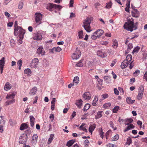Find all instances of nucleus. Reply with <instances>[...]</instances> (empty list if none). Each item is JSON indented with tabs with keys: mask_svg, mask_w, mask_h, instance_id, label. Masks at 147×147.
<instances>
[{
	"mask_svg": "<svg viewBox=\"0 0 147 147\" xmlns=\"http://www.w3.org/2000/svg\"><path fill=\"white\" fill-rule=\"evenodd\" d=\"M132 142V140L131 139L130 137H128L127 140V142L126 143V144H127L129 146L130 144Z\"/></svg>",
	"mask_w": 147,
	"mask_h": 147,
	"instance_id": "obj_35",
	"label": "nucleus"
},
{
	"mask_svg": "<svg viewBox=\"0 0 147 147\" xmlns=\"http://www.w3.org/2000/svg\"><path fill=\"white\" fill-rule=\"evenodd\" d=\"M38 138V136L36 134H34L32 137V140H33L37 141Z\"/></svg>",
	"mask_w": 147,
	"mask_h": 147,
	"instance_id": "obj_47",
	"label": "nucleus"
},
{
	"mask_svg": "<svg viewBox=\"0 0 147 147\" xmlns=\"http://www.w3.org/2000/svg\"><path fill=\"white\" fill-rule=\"evenodd\" d=\"M3 125L2 124L0 126V132L2 133L3 131Z\"/></svg>",
	"mask_w": 147,
	"mask_h": 147,
	"instance_id": "obj_63",
	"label": "nucleus"
},
{
	"mask_svg": "<svg viewBox=\"0 0 147 147\" xmlns=\"http://www.w3.org/2000/svg\"><path fill=\"white\" fill-rule=\"evenodd\" d=\"M111 105V104L110 103H106L103 106V107L104 108H107L109 107Z\"/></svg>",
	"mask_w": 147,
	"mask_h": 147,
	"instance_id": "obj_48",
	"label": "nucleus"
},
{
	"mask_svg": "<svg viewBox=\"0 0 147 147\" xmlns=\"http://www.w3.org/2000/svg\"><path fill=\"white\" fill-rule=\"evenodd\" d=\"M133 47L132 44L131 43H129L128 44L127 49L125 51V53H129L130 50Z\"/></svg>",
	"mask_w": 147,
	"mask_h": 147,
	"instance_id": "obj_21",
	"label": "nucleus"
},
{
	"mask_svg": "<svg viewBox=\"0 0 147 147\" xmlns=\"http://www.w3.org/2000/svg\"><path fill=\"white\" fill-rule=\"evenodd\" d=\"M97 55L102 57H104L107 56V54L105 53L102 50H99L97 52Z\"/></svg>",
	"mask_w": 147,
	"mask_h": 147,
	"instance_id": "obj_13",
	"label": "nucleus"
},
{
	"mask_svg": "<svg viewBox=\"0 0 147 147\" xmlns=\"http://www.w3.org/2000/svg\"><path fill=\"white\" fill-rule=\"evenodd\" d=\"M144 88L143 86H140L139 88L138 93H143Z\"/></svg>",
	"mask_w": 147,
	"mask_h": 147,
	"instance_id": "obj_33",
	"label": "nucleus"
},
{
	"mask_svg": "<svg viewBox=\"0 0 147 147\" xmlns=\"http://www.w3.org/2000/svg\"><path fill=\"white\" fill-rule=\"evenodd\" d=\"M83 65V64L81 61L79 62L76 64V66L78 67H81Z\"/></svg>",
	"mask_w": 147,
	"mask_h": 147,
	"instance_id": "obj_52",
	"label": "nucleus"
},
{
	"mask_svg": "<svg viewBox=\"0 0 147 147\" xmlns=\"http://www.w3.org/2000/svg\"><path fill=\"white\" fill-rule=\"evenodd\" d=\"M6 98L9 100L13 99L14 98L13 97V96H12L9 94H7L6 97Z\"/></svg>",
	"mask_w": 147,
	"mask_h": 147,
	"instance_id": "obj_50",
	"label": "nucleus"
},
{
	"mask_svg": "<svg viewBox=\"0 0 147 147\" xmlns=\"http://www.w3.org/2000/svg\"><path fill=\"white\" fill-rule=\"evenodd\" d=\"M109 124H110L111 127L112 128H113V129L114 128V124L112 121H111L109 122Z\"/></svg>",
	"mask_w": 147,
	"mask_h": 147,
	"instance_id": "obj_61",
	"label": "nucleus"
},
{
	"mask_svg": "<svg viewBox=\"0 0 147 147\" xmlns=\"http://www.w3.org/2000/svg\"><path fill=\"white\" fill-rule=\"evenodd\" d=\"M132 57L131 55L129 54L127 55L126 60H127L129 62H130L132 60Z\"/></svg>",
	"mask_w": 147,
	"mask_h": 147,
	"instance_id": "obj_38",
	"label": "nucleus"
},
{
	"mask_svg": "<svg viewBox=\"0 0 147 147\" xmlns=\"http://www.w3.org/2000/svg\"><path fill=\"white\" fill-rule=\"evenodd\" d=\"M79 82V77L78 76L75 77L73 81V83L75 85H77Z\"/></svg>",
	"mask_w": 147,
	"mask_h": 147,
	"instance_id": "obj_23",
	"label": "nucleus"
},
{
	"mask_svg": "<svg viewBox=\"0 0 147 147\" xmlns=\"http://www.w3.org/2000/svg\"><path fill=\"white\" fill-rule=\"evenodd\" d=\"M78 36L80 38H83V32L82 30L78 32Z\"/></svg>",
	"mask_w": 147,
	"mask_h": 147,
	"instance_id": "obj_40",
	"label": "nucleus"
},
{
	"mask_svg": "<svg viewBox=\"0 0 147 147\" xmlns=\"http://www.w3.org/2000/svg\"><path fill=\"white\" fill-rule=\"evenodd\" d=\"M35 16L36 22L39 24H40L42 18V15L40 13H36Z\"/></svg>",
	"mask_w": 147,
	"mask_h": 147,
	"instance_id": "obj_6",
	"label": "nucleus"
},
{
	"mask_svg": "<svg viewBox=\"0 0 147 147\" xmlns=\"http://www.w3.org/2000/svg\"><path fill=\"white\" fill-rule=\"evenodd\" d=\"M82 100L81 99H80L76 101V104L79 108H80L81 106H82Z\"/></svg>",
	"mask_w": 147,
	"mask_h": 147,
	"instance_id": "obj_19",
	"label": "nucleus"
},
{
	"mask_svg": "<svg viewBox=\"0 0 147 147\" xmlns=\"http://www.w3.org/2000/svg\"><path fill=\"white\" fill-rule=\"evenodd\" d=\"M61 6H60V5H56L53 3H49L47 7V8L50 11H52L55 8H61Z\"/></svg>",
	"mask_w": 147,
	"mask_h": 147,
	"instance_id": "obj_5",
	"label": "nucleus"
},
{
	"mask_svg": "<svg viewBox=\"0 0 147 147\" xmlns=\"http://www.w3.org/2000/svg\"><path fill=\"white\" fill-rule=\"evenodd\" d=\"M27 134H23L19 138V143L20 144H25L27 140Z\"/></svg>",
	"mask_w": 147,
	"mask_h": 147,
	"instance_id": "obj_4",
	"label": "nucleus"
},
{
	"mask_svg": "<svg viewBox=\"0 0 147 147\" xmlns=\"http://www.w3.org/2000/svg\"><path fill=\"white\" fill-rule=\"evenodd\" d=\"M143 93H138V94L137 96V98L138 100H141L143 96Z\"/></svg>",
	"mask_w": 147,
	"mask_h": 147,
	"instance_id": "obj_34",
	"label": "nucleus"
},
{
	"mask_svg": "<svg viewBox=\"0 0 147 147\" xmlns=\"http://www.w3.org/2000/svg\"><path fill=\"white\" fill-rule=\"evenodd\" d=\"M96 127V125L94 124L93 125H90L89 128V131L90 132L92 133L93 131L94 130Z\"/></svg>",
	"mask_w": 147,
	"mask_h": 147,
	"instance_id": "obj_25",
	"label": "nucleus"
},
{
	"mask_svg": "<svg viewBox=\"0 0 147 147\" xmlns=\"http://www.w3.org/2000/svg\"><path fill=\"white\" fill-rule=\"evenodd\" d=\"M75 140H72L68 141L67 144L66 146L69 147L71 146L75 142Z\"/></svg>",
	"mask_w": 147,
	"mask_h": 147,
	"instance_id": "obj_26",
	"label": "nucleus"
},
{
	"mask_svg": "<svg viewBox=\"0 0 147 147\" xmlns=\"http://www.w3.org/2000/svg\"><path fill=\"white\" fill-rule=\"evenodd\" d=\"M140 73V71L138 69H136L135 71L133 73L134 74H137L136 75V76H137L138 75H139Z\"/></svg>",
	"mask_w": 147,
	"mask_h": 147,
	"instance_id": "obj_53",
	"label": "nucleus"
},
{
	"mask_svg": "<svg viewBox=\"0 0 147 147\" xmlns=\"http://www.w3.org/2000/svg\"><path fill=\"white\" fill-rule=\"evenodd\" d=\"M9 122L10 125L12 126L14 125L16 123L15 121L14 120H12L11 119L9 120Z\"/></svg>",
	"mask_w": 147,
	"mask_h": 147,
	"instance_id": "obj_37",
	"label": "nucleus"
},
{
	"mask_svg": "<svg viewBox=\"0 0 147 147\" xmlns=\"http://www.w3.org/2000/svg\"><path fill=\"white\" fill-rule=\"evenodd\" d=\"M61 48L59 47H54L52 49V52L53 53H54L53 51H55V52H59L61 51Z\"/></svg>",
	"mask_w": 147,
	"mask_h": 147,
	"instance_id": "obj_27",
	"label": "nucleus"
},
{
	"mask_svg": "<svg viewBox=\"0 0 147 147\" xmlns=\"http://www.w3.org/2000/svg\"><path fill=\"white\" fill-rule=\"evenodd\" d=\"M11 88V86L10 84L7 82L5 85L4 89L6 91L10 90Z\"/></svg>",
	"mask_w": 147,
	"mask_h": 147,
	"instance_id": "obj_20",
	"label": "nucleus"
},
{
	"mask_svg": "<svg viewBox=\"0 0 147 147\" xmlns=\"http://www.w3.org/2000/svg\"><path fill=\"white\" fill-rule=\"evenodd\" d=\"M130 62L127 61V60H124L121 63V66L122 69H124L126 67Z\"/></svg>",
	"mask_w": 147,
	"mask_h": 147,
	"instance_id": "obj_14",
	"label": "nucleus"
},
{
	"mask_svg": "<svg viewBox=\"0 0 147 147\" xmlns=\"http://www.w3.org/2000/svg\"><path fill=\"white\" fill-rule=\"evenodd\" d=\"M14 35L16 36L19 35L20 39H23L24 34L25 33V30L20 26L14 28Z\"/></svg>",
	"mask_w": 147,
	"mask_h": 147,
	"instance_id": "obj_2",
	"label": "nucleus"
},
{
	"mask_svg": "<svg viewBox=\"0 0 147 147\" xmlns=\"http://www.w3.org/2000/svg\"><path fill=\"white\" fill-rule=\"evenodd\" d=\"M30 118L31 126V127H33L34 126V122L35 121V119L32 115L30 116Z\"/></svg>",
	"mask_w": 147,
	"mask_h": 147,
	"instance_id": "obj_18",
	"label": "nucleus"
},
{
	"mask_svg": "<svg viewBox=\"0 0 147 147\" xmlns=\"http://www.w3.org/2000/svg\"><path fill=\"white\" fill-rule=\"evenodd\" d=\"M112 4V3L111 2L107 3L106 7L107 8H110Z\"/></svg>",
	"mask_w": 147,
	"mask_h": 147,
	"instance_id": "obj_45",
	"label": "nucleus"
},
{
	"mask_svg": "<svg viewBox=\"0 0 147 147\" xmlns=\"http://www.w3.org/2000/svg\"><path fill=\"white\" fill-rule=\"evenodd\" d=\"M119 138V135L118 134L116 135L112 138V140L113 141H116Z\"/></svg>",
	"mask_w": 147,
	"mask_h": 147,
	"instance_id": "obj_43",
	"label": "nucleus"
},
{
	"mask_svg": "<svg viewBox=\"0 0 147 147\" xmlns=\"http://www.w3.org/2000/svg\"><path fill=\"white\" fill-rule=\"evenodd\" d=\"M131 19L132 20H131L130 19H128V22H125L123 26L124 29L130 32H132L133 31V28H134V30H136L138 28V23L136 22L134 24L132 18Z\"/></svg>",
	"mask_w": 147,
	"mask_h": 147,
	"instance_id": "obj_1",
	"label": "nucleus"
},
{
	"mask_svg": "<svg viewBox=\"0 0 147 147\" xmlns=\"http://www.w3.org/2000/svg\"><path fill=\"white\" fill-rule=\"evenodd\" d=\"M119 108V107L118 106L115 107L114 109H113V112L114 113H116L118 111Z\"/></svg>",
	"mask_w": 147,
	"mask_h": 147,
	"instance_id": "obj_42",
	"label": "nucleus"
},
{
	"mask_svg": "<svg viewBox=\"0 0 147 147\" xmlns=\"http://www.w3.org/2000/svg\"><path fill=\"white\" fill-rule=\"evenodd\" d=\"M14 102L15 100L14 99L9 100L6 102L5 103L6 104L5 106H7V105H9L10 104L14 103Z\"/></svg>",
	"mask_w": 147,
	"mask_h": 147,
	"instance_id": "obj_28",
	"label": "nucleus"
},
{
	"mask_svg": "<svg viewBox=\"0 0 147 147\" xmlns=\"http://www.w3.org/2000/svg\"><path fill=\"white\" fill-rule=\"evenodd\" d=\"M112 74L113 75V78L115 80L117 78V75L113 71L112 72Z\"/></svg>",
	"mask_w": 147,
	"mask_h": 147,
	"instance_id": "obj_59",
	"label": "nucleus"
},
{
	"mask_svg": "<svg viewBox=\"0 0 147 147\" xmlns=\"http://www.w3.org/2000/svg\"><path fill=\"white\" fill-rule=\"evenodd\" d=\"M38 59L37 58H35L32 60L30 64L31 67L32 68H35L38 64Z\"/></svg>",
	"mask_w": 147,
	"mask_h": 147,
	"instance_id": "obj_7",
	"label": "nucleus"
},
{
	"mask_svg": "<svg viewBox=\"0 0 147 147\" xmlns=\"http://www.w3.org/2000/svg\"><path fill=\"white\" fill-rule=\"evenodd\" d=\"M116 62H117V61L116 59H114V60H113L112 61V63L111 64V67L115 65V64Z\"/></svg>",
	"mask_w": 147,
	"mask_h": 147,
	"instance_id": "obj_56",
	"label": "nucleus"
},
{
	"mask_svg": "<svg viewBox=\"0 0 147 147\" xmlns=\"http://www.w3.org/2000/svg\"><path fill=\"white\" fill-rule=\"evenodd\" d=\"M80 50L78 51V53L75 52L72 55V58L73 59H77L80 56Z\"/></svg>",
	"mask_w": 147,
	"mask_h": 147,
	"instance_id": "obj_10",
	"label": "nucleus"
},
{
	"mask_svg": "<svg viewBox=\"0 0 147 147\" xmlns=\"http://www.w3.org/2000/svg\"><path fill=\"white\" fill-rule=\"evenodd\" d=\"M22 62L21 60L20 59L17 62V64L19 66V69H20L22 64Z\"/></svg>",
	"mask_w": 147,
	"mask_h": 147,
	"instance_id": "obj_41",
	"label": "nucleus"
},
{
	"mask_svg": "<svg viewBox=\"0 0 147 147\" xmlns=\"http://www.w3.org/2000/svg\"><path fill=\"white\" fill-rule=\"evenodd\" d=\"M130 129H134L135 127L132 124H130L129 126H128Z\"/></svg>",
	"mask_w": 147,
	"mask_h": 147,
	"instance_id": "obj_62",
	"label": "nucleus"
},
{
	"mask_svg": "<svg viewBox=\"0 0 147 147\" xmlns=\"http://www.w3.org/2000/svg\"><path fill=\"white\" fill-rule=\"evenodd\" d=\"M125 120L126 122H128L129 123H132L133 121V119L131 118L126 119Z\"/></svg>",
	"mask_w": 147,
	"mask_h": 147,
	"instance_id": "obj_46",
	"label": "nucleus"
},
{
	"mask_svg": "<svg viewBox=\"0 0 147 147\" xmlns=\"http://www.w3.org/2000/svg\"><path fill=\"white\" fill-rule=\"evenodd\" d=\"M126 100L127 102L129 104H131L134 103L135 101L134 100H132L130 97L127 98Z\"/></svg>",
	"mask_w": 147,
	"mask_h": 147,
	"instance_id": "obj_22",
	"label": "nucleus"
},
{
	"mask_svg": "<svg viewBox=\"0 0 147 147\" xmlns=\"http://www.w3.org/2000/svg\"><path fill=\"white\" fill-rule=\"evenodd\" d=\"M24 72L25 74L29 75L31 73V70L29 68L25 69L24 71Z\"/></svg>",
	"mask_w": 147,
	"mask_h": 147,
	"instance_id": "obj_39",
	"label": "nucleus"
},
{
	"mask_svg": "<svg viewBox=\"0 0 147 147\" xmlns=\"http://www.w3.org/2000/svg\"><path fill=\"white\" fill-rule=\"evenodd\" d=\"M140 49V47L138 46H137L135 48L133 51L132 52V54H134L135 53H137L138 51Z\"/></svg>",
	"mask_w": 147,
	"mask_h": 147,
	"instance_id": "obj_32",
	"label": "nucleus"
},
{
	"mask_svg": "<svg viewBox=\"0 0 147 147\" xmlns=\"http://www.w3.org/2000/svg\"><path fill=\"white\" fill-rule=\"evenodd\" d=\"M131 14L132 16L134 17L138 18L139 16V12L136 9H134L131 11Z\"/></svg>",
	"mask_w": 147,
	"mask_h": 147,
	"instance_id": "obj_12",
	"label": "nucleus"
},
{
	"mask_svg": "<svg viewBox=\"0 0 147 147\" xmlns=\"http://www.w3.org/2000/svg\"><path fill=\"white\" fill-rule=\"evenodd\" d=\"M102 97L104 99H105L108 97V95L107 94H105L102 95Z\"/></svg>",
	"mask_w": 147,
	"mask_h": 147,
	"instance_id": "obj_57",
	"label": "nucleus"
},
{
	"mask_svg": "<svg viewBox=\"0 0 147 147\" xmlns=\"http://www.w3.org/2000/svg\"><path fill=\"white\" fill-rule=\"evenodd\" d=\"M91 38L93 40H95L97 38H98L96 34H94V32L93 33V34L91 36Z\"/></svg>",
	"mask_w": 147,
	"mask_h": 147,
	"instance_id": "obj_44",
	"label": "nucleus"
},
{
	"mask_svg": "<svg viewBox=\"0 0 147 147\" xmlns=\"http://www.w3.org/2000/svg\"><path fill=\"white\" fill-rule=\"evenodd\" d=\"M42 35L40 33H37L34 34L33 39L34 40H39L42 39Z\"/></svg>",
	"mask_w": 147,
	"mask_h": 147,
	"instance_id": "obj_11",
	"label": "nucleus"
},
{
	"mask_svg": "<svg viewBox=\"0 0 147 147\" xmlns=\"http://www.w3.org/2000/svg\"><path fill=\"white\" fill-rule=\"evenodd\" d=\"M28 128V125L26 123H22L20 127V129L22 130Z\"/></svg>",
	"mask_w": 147,
	"mask_h": 147,
	"instance_id": "obj_24",
	"label": "nucleus"
},
{
	"mask_svg": "<svg viewBox=\"0 0 147 147\" xmlns=\"http://www.w3.org/2000/svg\"><path fill=\"white\" fill-rule=\"evenodd\" d=\"M89 143V142L88 140H86L84 142V144L85 147H87Z\"/></svg>",
	"mask_w": 147,
	"mask_h": 147,
	"instance_id": "obj_49",
	"label": "nucleus"
},
{
	"mask_svg": "<svg viewBox=\"0 0 147 147\" xmlns=\"http://www.w3.org/2000/svg\"><path fill=\"white\" fill-rule=\"evenodd\" d=\"M102 112V111H98L96 115L95 116V118L96 119H98L99 118H100L102 116V115L101 113Z\"/></svg>",
	"mask_w": 147,
	"mask_h": 147,
	"instance_id": "obj_30",
	"label": "nucleus"
},
{
	"mask_svg": "<svg viewBox=\"0 0 147 147\" xmlns=\"http://www.w3.org/2000/svg\"><path fill=\"white\" fill-rule=\"evenodd\" d=\"M91 95L89 92H86L82 95L83 98L85 100H89L91 98Z\"/></svg>",
	"mask_w": 147,
	"mask_h": 147,
	"instance_id": "obj_9",
	"label": "nucleus"
},
{
	"mask_svg": "<svg viewBox=\"0 0 147 147\" xmlns=\"http://www.w3.org/2000/svg\"><path fill=\"white\" fill-rule=\"evenodd\" d=\"M37 53L38 54H41L42 55H44L45 54V51H44L42 48L39 47L37 49Z\"/></svg>",
	"mask_w": 147,
	"mask_h": 147,
	"instance_id": "obj_16",
	"label": "nucleus"
},
{
	"mask_svg": "<svg viewBox=\"0 0 147 147\" xmlns=\"http://www.w3.org/2000/svg\"><path fill=\"white\" fill-rule=\"evenodd\" d=\"M5 58L3 57L0 60V72L1 74L3 73V67L5 65Z\"/></svg>",
	"mask_w": 147,
	"mask_h": 147,
	"instance_id": "obj_8",
	"label": "nucleus"
},
{
	"mask_svg": "<svg viewBox=\"0 0 147 147\" xmlns=\"http://www.w3.org/2000/svg\"><path fill=\"white\" fill-rule=\"evenodd\" d=\"M23 5L22 3H20L18 6V8L19 9H21L23 7Z\"/></svg>",
	"mask_w": 147,
	"mask_h": 147,
	"instance_id": "obj_64",
	"label": "nucleus"
},
{
	"mask_svg": "<svg viewBox=\"0 0 147 147\" xmlns=\"http://www.w3.org/2000/svg\"><path fill=\"white\" fill-rule=\"evenodd\" d=\"M118 46V42L116 40H114L113 41L112 46L115 48H116Z\"/></svg>",
	"mask_w": 147,
	"mask_h": 147,
	"instance_id": "obj_31",
	"label": "nucleus"
},
{
	"mask_svg": "<svg viewBox=\"0 0 147 147\" xmlns=\"http://www.w3.org/2000/svg\"><path fill=\"white\" fill-rule=\"evenodd\" d=\"M74 3V0H70V7H73V4Z\"/></svg>",
	"mask_w": 147,
	"mask_h": 147,
	"instance_id": "obj_58",
	"label": "nucleus"
},
{
	"mask_svg": "<svg viewBox=\"0 0 147 147\" xmlns=\"http://www.w3.org/2000/svg\"><path fill=\"white\" fill-rule=\"evenodd\" d=\"M114 93L115 94L117 95H118L119 94V92L116 88H115L114 89Z\"/></svg>",
	"mask_w": 147,
	"mask_h": 147,
	"instance_id": "obj_54",
	"label": "nucleus"
},
{
	"mask_svg": "<svg viewBox=\"0 0 147 147\" xmlns=\"http://www.w3.org/2000/svg\"><path fill=\"white\" fill-rule=\"evenodd\" d=\"M49 118L50 119H51V121L52 122L53 121V120H54V115L53 114H51L50 115Z\"/></svg>",
	"mask_w": 147,
	"mask_h": 147,
	"instance_id": "obj_51",
	"label": "nucleus"
},
{
	"mask_svg": "<svg viewBox=\"0 0 147 147\" xmlns=\"http://www.w3.org/2000/svg\"><path fill=\"white\" fill-rule=\"evenodd\" d=\"M92 18H87L83 22V27L85 30L87 32H90L91 30L90 29V24L91 21L92 20Z\"/></svg>",
	"mask_w": 147,
	"mask_h": 147,
	"instance_id": "obj_3",
	"label": "nucleus"
},
{
	"mask_svg": "<svg viewBox=\"0 0 147 147\" xmlns=\"http://www.w3.org/2000/svg\"><path fill=\"white\" fill-rule=\"evenodd\" d=\"M37 91V88L35 86L33 88L30 92L29 94L30 95H33L35 94Z\"/></svg>",
	"mask_w": 147,
	"mask_h": 147,
	"instance_id": "obj_17",
	"label": "nucleus"
},
{
	"mask_svg": "<svg viewBox=\"0 0 147 147\" xmlns=\"http://www.w3.org/2000/svg\"><path fill=\"white\" fill-rule=\"evenodd\" d=\"M107 147H115L116 146L115 145L111 144H109L107 145Z\"/></svg>",
	"mask_w": 147,
	"mask_h": 147,
	"instance_id": "obj_55",
	"label": "nucleus"
},
{
	"mask_svg": "<svg viewBox=\"0 0 147 147\" xmlns=\"http://www.w3.org/2000/svg\"><path fill=\"white\" fill-rule=\"evenodd\" d=\"M90 107V105L89 104H86L83 109V110L85 111H86L89 109Z\"/></svg>",
	"mask_w": 147,
	"mask_h": 147,
	"instance_id": "obj_29",
	"label": "nucleus"
},
{
	"mask_svg": "<svg viewBox=\"0 0 147 147\" xmlns=\"http://www.w3.org/2000/svg\"><path fill=\"white\" fill-rule=\"evenodd\" d=\"M54 135L53 134H52L50 136V138H49L48 141V144H50L51 143V141L53 140V138Z\"/></svg>",
	"mask_w": 147,
	"mask_h": 147,
	"instance_id": "obj_36",
	"label": "nucleus"
},
{
	"mask_svg": "<svg viewBox=\"0 0 147 147\" xmlns=\"http://www.w3.org/2000/svg\"><path fill=\"white\" fill-rule=\"evenodd\" d=\"M133 61H132L129 64V68L130 69H131L133 67V66H134V64H132V63L133 62Z\"/></svg>",
	"mask_w": 147,
	"mask_h": 147,
	"instance_id": "obj_60",
	"label": "nucleus"
},
{
	"mask_svg": "<svg viewBox=\"0 0 147 147\" xmlns=\"http://www.w3.org/2000/svg\"><path fill=\"white\" fill-rule=\"evenodd\" d=\"M104 33V31L102 29H98L94 32L95 34H96L99 38Z\"/></svg>",
	"mask_w": 147,
	"mask_h": 147,
	"instance_id": "obj_15",
	"label": "nucleus"
}]
</instances>
